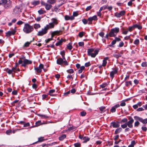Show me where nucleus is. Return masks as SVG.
Returning a JSON list of instances; mask_svg holds the SVG:
<instances>
[{"instance_id": "1", "label": "nucleus", "mask_w": 147, "mask_h": 147, "mask_svg": "<svg viewBox=\"0 0 147 147\" xmlns=\"http://www.w3.org/2000/svg\"><path fill=\"white\" fill-rule=\"evenodd\" d=\"M54 27V26L51 23H49L45 26L44 28H42L41 30L39 31L37 33V35L42 36L47 33L48 30L53 28Z\"/></svg>"}, {"instance_id": "2", "label": "nucleus", "mask_w": 147, "mask_h": 147, "mask_svg": "<svg viewBox=\"0 0 147 147\" xmlns=\"http://www.w3.org/2000/svg\"><path fill=\"white\" fill-rule=\"evenodd\" d=\"M34 30V28L32 26L30 25L28 23L25 24L23 31L26 34H29L31 32Z\"/></svg>"}, {"instance_id": "3", "label": "nucleus", "mask_w": 147, "mask_h": 147, "mask_svg": "<svg viewBox=\"0 0 147 147\" xmlns=\"http://www.w3.org/2000/svg\"><path fill=\"white\" fill-rule=\"evenodd\" d=\"M119 31V28L115 27L111 29L109 32V36L110 37H115Z\"/></svg>"}, {"instance_id": "4", "label": "nucleus", "mask_w": 147, "mask_h": 147, "mask_svg": "<svg viewBox=\"0 0 147 147\" xmlns=\"http://www.w3.org/2000/svg\"><path fill=\"white\" fill-rule=\"evenodd\" d=\"M2 5L5 8H9L11 6L12 3L10 0H3Z\"/></svg>"}, {"instance_id": "5", "label": "nucleus", "mask_w": 147, "mask_h": 147, "mask_svg": "<svg viewBox=\"0 0 147 147\" xmlns=\"http://www.w3.org/2000/svg\"><path fill=\"white\" fill-rule=\"evenodd\" d=\"M63 58H59L57 59V63L60 65H62L63 63L66 65H68V64L67 61L65 60V61H64Z\"/></svg>"}, {"instance_id": "6", "label": "nucleus", "mask_w": 147, "mask_h": 147, "mask_svg": "<svg viewBox=\"0 0 147 147\" xmlns=\"http://www.w3.org/2000/svg\"><path fill=\"white\" fill-rule=\"evenodd\" d=\"M44 68V65L43 64L40 63L38 67H34V69L35 71L38 73H40L42 71V69Z\"/></svg>"}, {"instance_id": "7", "label": "nucleus", "mask_w": 147, "mask_h": 147, "mask_svg": "<svg viewBox=\"0 0 147 147\" xmlns=\"http://www.w3.org/2000/svg\"><path fill=\"white\" fill-rule=\"evenodd\" d=\"M128 119L129 121L126 123L127 126L130 128H132L133 127V123L134 122V120L131 117H129Z\"/></svg>"}, {"instance_id": "8", "label": "nucleus", "mask_w": 147, "mask_h": 147, "mask_svg": "<svg viewBox=\"0 0 147 147\" xmlns=\"http://www.w3.org/2000/svg\"><path fill=\"white\" fill-rule=\"evenodd\" d=\"M16 27H15L14 29L11 31H9L6 33V36H9L11 35H14L16 32Z\"/></svg>"}, {"instance_id": "9", "label": "nucleus", "mask_w": 147, "mask_h": 147, "mask_svg": "<svg viewBox=\"0 0 147 147\" xmlns=\"http://www.w3.org/2000/svg\"><path fill=\"white\" fill-rule=\"evenodd\" d=\"M125 14V11H122L119 13L116 12L115 13V16L117 18H120L121 16L124 15Z\"/></svg>"}, {"instance_id": "10", "label": "nucleus", "mask_w": 147, "mask_h": 147, "mask_svg": "<svg viewBox=\"0 0 147 147\" xmlns=\"http://www.w3.org/2000/svg\"><path fill=\"white\" fill-rule=\"evenodd\" d=\"M120 105L119 104H117L115 105L114 106L112 107L110 110V112L113 113L116 111V109L119 107Z\"/></svg>"}, {"instance_id": "11", "label": "nucleus", "mask_w": 147, "mask_h": 147, "mask_svg": "<svg viewBox=\"0 0 147 147\" xmlns=\"http://www.w3.org/2000/svg\"><path fill=\"white\" fill-rule=\"evenodd\" d=\"M23 63L22 64V66L24 67H25L27 64H31L32 62L31 61L27 59H24L23 61Z\"/></svg>"}, {"instance_id": "12", "label": "nucleus", "mask_w": 147, "mask_h": 147, "mask_svg": "<svg viewBox=\"0 0 147 147\" xmlns=\"http://www.w3.org/2000/svg\"><path fill=\"white\" fill-rule=\"evenodd\" d=\"M118 69L117 68H114L110 73V76L111 78H113L115 74H116L118 71Z\"/></svg>"}, {"instance_id": "13", "label": "nucleus", "mask_w": 147, "mask_h": 147, "mask_svg": "<svg viewBox=\"0 0 147 147\" xmlns=\"http://www.w3.org/2000/svg\"><path fill=\"white\" fill-rule=\"evenodd\" d=\"M40 3V2L38 1H32L31 2V4L33 5V6H29V7L30 8H32L34 7V6L39 4Z\"/></svg>"}, {"instance_id": "14", "label": "nucleus", "mask_w": 147, "mask_h": 147, "mask_svg": "<svg viewBox=\"0 0 147 147\" xmlns=\"http://www.w3.org/2000/svg\"><path fill=\"white\" fill-rule=\"evenodd\" d=\"M123 54L122 52L120 51V52L117 53V54H114L113 55V56L114 57L118 59L120 57H121L122 56V55Z\"/></svg>"}, {"instance_id": "15", "label": "nucleus", "mask_w": 147, "mask_h": 147, "mask_svg": "<svg viewBox=\"0 0 147 147\" xmlns=\"http://www.w3.org/2000/svg\"><path fill=\"white\" fill-rule=\"evenodd\" d=\"M52 22L51 23L52 24L55 26V25H57L58 23V20L56 18H53L51 19Z\"/></svg>"}, {"instance_id": "16", "label": "nucleus", "mask_w": 147, "mask_h": 147, "mask_svg": "<svg viewBox=\"0 0 147 147\" xmlns=\"http://www.w3.org/2000/svg\"><path fill=\"white\" fill-rule=\"evenodd\" d=\"M109 59L108 57H106L104 58L102 61V65L103 67H105L107 64V61Z\"/></svg>"}, {"instance_id": "17", "label": "nucleus", "mask_w": 147, "mask_h": 147, "mask_svg": "<svg viewBox=\"0 0 147 147\" xmlns=\"http://www.w3.org/2000/svg\"><path fill=\"white\" fill-rule=\"evenodd\" d=\"M65 19L66 20H72L74 19V17L73 16H69L67 15H66L65 16Z\"/></svg>"}, {"instance_id": "18", "label": "nucleus", "mask_w": 147, "mask_h": 147, "mask_svg": "<svg viewBox=\"0 0 147 147\" xmlns=\"http://www.w3.org/2000/svg\"><path fill=\"white\" fill-rule=\"evenodd\" d=\"M13 12L15 13H18L21 12V9L19 7L16 6L14 9Z\"/></svg>"}, {"instance_id": "19", "label": "nucleus", "mask_w": 147, "mask_h": 147, "mask_svg": "<svg viewBox=\"0 0 147 147\" xmlns=\"http://www.w3.org/2000/svg\"><path fill=\"white\" fill-rule=\"evenodd\" d=\"M112 126L114 128H118L120 126V125L118 123H117L115 122H113L112 123Z\"/></svg>"}, {"instance_id": "20", "label": "nucleus", "mask_w": 147, "mask_h": 147, "mask_svg": "<svg viewBox=\"0 0 147 147\" xmlns=\"http://www.w3.org/2000/svg\"><path fill=\"white\" fill-rule=\"evenodd\" d=\"M133 26L134 29L136 28H137L139 30H141L142 28V26L137 24L134 25Z\"/></svg>"}, {"instance_id": "21", "label": "nucleus", "mask_w": 147, "mask_h": 147, "mask_svg": "<svg viewBox=\"0 0 147 147\" xmlns=\"http://www.w3.org/2000/svg\"><path fill=\"white\" fill-rule=\"evenodd\" d=\"M55 35H59L61 34L62 33V31L61 30H56L53 32Z\"/></svg>"}, {"instance_id": "22", "label": "nucleus", "mask_w": 147, "mask_h": 147, "mask_svg": "<svg viewBox=\"0 0 147 147\" xmlns=\"http://www.w3.org/2000/svg\"><path fill=\"white\" fill-rule=\"evenodd\" d=\"M65 40L63 39H61V40L58 41L56 43V45L57 46H58L60 45L62 42L64 41Z\"/></svg>"}, {"instance_id": "23", "label": "nucleus", "mask_w": 147, "mask_h": 147, "mask_svg": "<svg viewBox=\"0 0 147 147\" xmlns=\"http://www.w3.org/2000/svg\"><path fill=\"white\" fill-rule=\"evenodd\" d=\"M83 143H86L88 141L90 140V138H89L88 137H84L83 138Z\"/></svg>"}, {"instance_id": "24", "label": "nucleus", "mask_w": 147, "mask_h": 147, "mask_svg": "<svg viewBox=\"0 0 147 147\" xmlns=\"http://www.w3.org/2000/svg\"><path fill=\"white\" fill-rule=\"evenodd\" d=\"M66 137V135L65 134H63L59 137V139L60 141H62L63 140H64V139Z\"/></svg>"}, {"instance_id": "25", "label": "nucleus", "mask_w": 147, "mask_h": 147, "mask_svg": "<svg viewBox=\"0 0 147 147\" xmlns=\"http://www.w3.org/2000/svg\"><path fill=\"white\" fill-rule=\"evenodd\" d=\"M52 7V6L51 4H49L47 3L45 7V8L47 10H49Z\"/></svg>"}, {"instance_id": "26", "label": "nucleus", "mask_w": 147, "mask_h": 147, "mask_svg": "<svg viewBox=\"0 0 147 147\" xmlns=\"http://www.w3.org/2000/svg\"><path fill=\"white\" fill-rule=\"evenodd\" d=\"M33 27L35 29H37L40 27V24H35L34 25Z\"/></svg>"}, {"instance_id": "27", "label": "nucleus", "mask_w": 147, "mask_h": 147, "mask_svg": "<svg viewBox=\"0 0 147 147\" xmlns=\"http://www.w3.org/2000/svg\"><path fill=\"white\" fill-rule=\"evenodd\" d=\"M122 129L121 127L116 129L115 132V134H117L120 133L122 131Z\"/></svg>"}, {"instance_id": "28", "label": "nucleus", "mask_w": 147, "mask_h": 147, "mask_svg": "<svg viewBox=\"0 0 147 147\" xmlns=\"http://www.w3.org/2000/svg\"><path fill=\"white\" fill-rule=\"evenodd\" d=\"M85 69V67L84 66L80 67L78 70V73L80 74L82 72V71Z\"/></svg>"}, {"instance_id": "29", "label": "nucleus", "mask_w": 147, "mask_h": 147, "mask_svg": "<svg viewBox=\"0 0 147 147\" xmlns=\"http://www.w3.org/2000/svg\"><path fill=\"white\" fill-rule=\"evenodd\" d=\"M135 144L136 142L135 141L133 140L131 142V144L128 146V147H134Z\"/></svg>"}, {"instance_id": "30", "label": "nucleus", "mask_w": 147, "mask_h": 147, "mask_svg": "<svg viewBox=\"0 0 147 147\" xmlns=\"http://www.w3.org/2000/svg\"><path fill=\"white\" fill-rule=\"evenodd\" d=\"M56 2L55 0H47V2L51 4H54Z\"/></svg>"}, {"instance_id": "31", "label": "nucleus", "mask_w": 147, "mask_h": 147, "mask_svg": "<svg viewBox=\"0 0 147 147\" xmlns=\"http://www.w3.org/2000/svg\"><path fill=\"white\" fill-rule=\"evenodd\" d=\"M140 121L143 124H146L147 123V119H143L142 118H141Z\"/></svg>"}, {"instance_id": "32", "label": "nucleus", "mask_w": 147, "mask_h": 147, "mask_svg": "<svg viewBox=\"0 0 147 147\" xmlns=\"http://www.w3.org/2000/svg\"><path fill=\"white\" fill-rule=\"evenodd\" d=\"M140 42V40L138 39H136L134 42V44L136 46H138Z\"/></svg>"}, {"instance_id": "33", "label": "nucleus", "mask_w": 147, "mask_h": 147, "mask_svg": "<svg viewBox=\"0 0 147 147\" xmlns=\"http://www.w3.org/2000/svg\"><path fill=\"white\" fill-rule=\"evenodd\" d=\"M49 99L48 95L46 94H43L42 95V99L43 100H47Z\"/></svg>"}, {"instance_id": "34", "label": "nucleus", "mask_w": 147, "mask_h": 147, "mask_svg": "<svg viewBox=\"0 0 147 147\" xmlns=\"http://www.w3.org/2000/svg\"><path fill=\"white\" fill-rule=\"evenodd\" d=\"M38 12L39 14H42L45 13V11L42 9H40L38 11Z\"/></svg>"}, {"instance_id": "35", "label": "nucleus", "mask_w": 147, "mask_h": 147, "mask_svg": "<svg viewBox=\"0 0 147 147\" xmlns=\"http://www.w3.org/2000/svg\"><path fill=\"white\" fill-rule=\"evenodd\" d=\"M67 72L69 74H71L74 72V71L73 69H69L68 70H67Z\"/></svg>"}, {"instance_id": "36", "label": "nucleus", "mask_w": 147, "mask_h": 147, "mask_svg": "<svg viewBox=\"0 0 147 147\" xmlns=\"http://www.w3.org/2000/svg\"><path fill=\"white\" fill-rule=\"evenodd\" d=\"M55 92V90L54 89H52L50 90L49 91V94L51 96H53V95L52 94L53 93H54Z\"/></svg>"}, {"instance_id": "37", "label": "nucleus", "mask_w": 147, "mask_h": 147, "mask_svg": "<svg viewBox=\"0 0 147 147\" xmlns=\"http://www.w3.org/2000/svg\"><path fill=\"white\" fill-rule=\"evenodd\" d=\"M88 24H92V22L93 21L91 17L88 18Z\"/></svg>"}, {"instance_id": "38", "label": "nucleus", "mask_w": 147, "mask_h": 147, "mask_svg": "<svg viewBox=\"0 0 147 147\" xmlns=\"http://www.w3.org/2000/svg\"><path fill=\"white\" fill-rule=\"evenodd\" d=\"M60 54L62 56V57L63 58V59H64V60H65V52L64 51H61L60 53Z\"/></svg>"}, {"instance_id": "39", "label": "nucleus", "mask_w": 147, "mask_h": 147, "mask_svg": "<svg viewBox=\"0 0 147 147\" xmlns=\"http://www.w3.org/2000/svg\"><path fill=\"white\" fill-rule=\"evenodd\" d=\"M94 50L93 49H88V55H89L91 53H92Z\"/></svg>"}, {"instance_id": "40", "label": "nucleus", "mask_w": 147, "mask_h": 147, "mask_svg": "<svg viewBox=\"0 0 147 147\" xmlns=\"http://www.w3.org/2000/svg\"><path fill=\"white\" fill-rule=\"evenodd\" d=\"M67 48L69 50H71L72 49V47L71 43H69L67 45Z\"/></svg>"}, {"instance_id": "41", "label": "nucleus", "mask_w": 147, "mask_h": 147, "mask_svg": "<svg viewBox=\"0 0 147 147\" xmlns=\"http://www.w3.org/2000/svg\"><path fill=\"white\" fill-rule=\"evenodd\" d=\"M38 115L42 118L46 119L48 118V117L46 115L39 114Z\"/></svg>"}, {"instance_id": "42", "label": "nucleus", "mask_w": 147, "mask_h": 147, "mask_svg": "<svg viewBox=\"0 0 147 147\" xmlns=\"http://www.w3.org/2000/svg\"><path fill=\"white\" fill-rule=\"evenodd\" d=\"M67 78L69 80H72L73 79L72 75L70 74L68 75L67 76Z\"/></svg>"}, {"instance_id": "43", "label": "nucleus", "mask_w": 147, "mask_h": 147, "mask_svg": "<svg viewBox=\"0 0 147 147\" xmlns=\"http://www.w3.org/2000/svg\"><path fill=\"white\" fill-rule=\"evenodd\" d=\"M134 29L133 26H131L129 27L127 30H128V31L131 32Z\"/></svg>"}, {"instance_id": "44", "label": "nucleus", "mask_w": 147, "mask_h": 147, "mask_svg": "<svg viewBox=\"0 0 147 147\" xmlns=\"http://www.w3.org/2000/svg\"><path fill=\"white\" fill-rule=\"evenodd\" d=\"M125 83L126 86H128L129 85H131V81H126Z\"/></svg>"}, {"instance_id": "45", "label": "nucleus", "mask_w": 147, "mask_h": 147, "mask_svg": "<svg viewBox=\"0 0 147 147\" xmlns=\"http://www.w3.org/2000/svg\"><path fill=\"white\" fill-rule=\"evenodd\" d=\"M6 71L9 74H11L13 72L11 69H10L8 68L6 69Z\"/></svg>"}, {"instance_id": "46", "label": "nucleus", "mask_w": 147, "mask_h": 147, "mask_svg": "<svg viewBox=\"0 0 147 147\" xmlns=\"http://www.w3.org/2000/svg\"><path fill=\"white\" fill-rule=\"evenodd\" d=\"M82 21L84 24H86L87 23L88 24V20L85 19L84 18L82 20Z\"/></svg>"}, {"instance_id": "47", "label": "nucleus", "mask_w": 147, "mask_h": 147, "mask_svg": "<svg viewBox=\"0 0 147 147\" xmlns=\"http://www.w3.org/2000/svg\"><path fill=\"white\" fill-rule=\"evenodd\" d=\"M127 126V123H125L124 124L121 125V127L123 129L126 128Z\"/></svg>"}, {"instance_id": "48", "label": "nucleus", "mask_w": 147, "mask_h": 147, "mask_svg": "<svg viewBox=\"0 0 147 147\" xmlns=\"http://www.w3.org/2000/svg\"><path fill=\"white\" fill-rule=\"evenodd\" d=\"M74 145L75 147H80L81 146V144L80 143H75Z\"/></svg>"}, {"instance_id": "49", "label": "nucleus", "mask_w": 147, "mask_h": 147, "mask_svg": "<svg viewBox=\"0 0 147 147\" xmlns=\"http://www.w3.org/2000/svg\"><path fill=\"white\" fill-rule=\"evenodd\" d=\"M43 137H41L39 138H38V141L37 142H35L34 143H36L38 142H42L44 140V139H43Z\"/></svg>"}, {"instance_id": "50", "label": "nucleus", "mask_w": 147, "mask_h": 147, "mask_svg": "<svg viewBox=\"0 0 147 147\" xmlns=\"http://www.w3.org/2000/svg\"><path fill=\"white\" fill-rule=\"evenodd\" d=\"M127 119L126 118H124L120 122V123H127Z\"/></svg>"}, {"instance_id": "51", "label": "nucleus", "mask_w": 147, "mask_h": 147, "mask_svg": "<svg viewBox=\"0 0 147 147\" xmlns=\"http://www.w3.org/2000/svg\"><path fill=\"white\" fill-rule=\"evenodd\" d=\"M107 85V84L106 83H103L102 84L100 85V86L101 88H103L105 87Z\"/></svg>"}, {"instance_id": "52", "label": "nucleus", "mask_w": 147, "mask_h": 147, "mask_svg": "<svg viewBox=\"0 0 147 147\" xmlns=\"http://www.w3.org/2000/svg\"><path fill=\"white\" fill-rule=\"evenodd\" d=\"M92 20H97V18L96 15L93 16L92 17H91Z\"/></svg>"}, {"instance_id": "53", "label": "nucleus", "mask_w": 147, "mask_h": 147, "mask_svg": "<svg viewBox=\"0 0 147 147\" xmlns=\"http://www.w3.org/2000/svg\"><path fill=\"white\" fill-rule=\"evenodd\" d=\"M134 118L136 120H137V121H140L141 119V118L136 116H134Z\"/></svg>"}, {"instance_id": "54", "label": "nucleus", "mask_w": 147, "mask_h": 147, "mask_svg": "<svg viewBox=\"0 0 147 147\" xmlns=\"http://www.w3.org/2000/svg\"><path fill=\"white\" fill-rule=\"evenodd\" d=\"M139 124L140 123L138 121H137L135 122L134 125L135 127H138Z\"/></svg>"}, {"instance_id": "55", "label": "nucleus", "mask_w": 147, "mask_h": 147, "mask_svg": "<svg viewBox=\"0 0 147 147\" xmlns=\"http://www.w3.org/2000/svg\"><path fill=\"white\" fill-rule=\"evenodd\" d=\"M141 65L142 67H146L147 66V63L146 62H143Z\"/></svg>"}, {"instance_id": "56", "label": "nucleus", "mask_w": 147, "mask_h": 147, "mask_svg": "<svg viewBox=\"0 0 147 147\" xmlns=\"http://www.w3.org/2000/svg\"><path fill=\"white\" fill-rule=\"evenodd\" d=\"M78 35L80 37H82L84 35V32H80L79 33Z\"/></svg>"}, {"instance_id": "57", "label": "nucleus", "mask_w": 147, "mask_h": 147, "mask_svg": "<svg viewBox=\"0 0 147 147\" xmlns=\"http://www.w3.org/2000/svg\"><path fill=\"white\" fill-rule=\"evenodd\" d=\"M12 132V131L11 130H8L6 131V134L8 135H10Z\"/></svg>"}, {"instance_id": "58", "label": "nucleus", "mask_w": 147, "mask_h": 147, "mask_svg": "<svg viewBox=\"0 0 147 147\" xmlns=\"http://www.w3.org/2000/svg\"><path fill=\"white\" fill-rule=\"evenodd\" d=\"M86 114V112L83 111L80 112V115L82 116H85Z\"/></svg>"}, {"instance_id": "59", "label": "nucleus", "mask_w": 147, "mask_h": 147, "mask_svg": "<svg viewBox=\"0 0 147 147\" xmlns=\"http://www.w3.org/2000/svg\"><path fill=\"white\" fill-rule=\"evenodd\" d=\"M16 65L15 67H13L11 69H12V71L13 72H14L15 73L16 72V71L17 69H16Z\"/></svg>"}, {"instance_id": "60", "label": "nucleus", "mask_w": 147, "mask_h": 147, "mask_svg": "<svg viewBox=\"0 0 147 147\" xmlns=\"http://www.w3.org/2000/svg\"><path fill=\"white\" fill-rule=\"evenodd\" d=\"M30 125V123L29 122H27L26 123L25 122L24 123V127H27L29 126Z\"/></svg>"}, {"instance_id": "61", "label": "nucleus", "mask_w": 147, "mask_h": 147, "mask_svg": "<svg viewBox=\"0 0 147 147\" xmlns=\"http://www.w3.org/2000/svg\"><path fill=\"white\" fill-rule=\"evenodd\" d=\"M19 101L18 100H15L11 104L12 106H13L15 105V104L17 103Z\"/></svg>"}, {"instance_id": "62", "label": "nucleus", "mask_w": 147, "mask_h": 147, "mask_svg": "<svg viewBox=\"0 0 147 147\" xmlns=\"http://www.w3.org/2000/svg\"><path fill=\"white\" fill-rule=\"evenodd\" d=\"M104 34L105 33L102 32H101L99 33V35L102 38L103 37Z\"/></svg>"}, {"instance_id": "63", "label": "nucleus", "mask_w": 147, "mask_h": 147, "mask_svg": "<svg viewBox=\"0 0 147 147\" xmlns=\"http://www.w3.org/2000/svg\"><path fill=\"white\" fill-rule=\"evenodd\" d=\"M41 121H38L36 123V126H39L41 124Z\"/></svg>"}, {"instance_id": "64", "label": "nucleus", "mask_w": 147, "mask_h": 147, "mask_svg": "<svg viewBox=\"0 0 147 147\" xmlns=\"http://www.w3.org/2000/svg\"><path fill=\"white\" fill-rule=\"evenodd\" d=\"M78 45L80 46L83 47L84 46V43L82 42H80L78 43Z\"/></svg>"}]
</instances>
